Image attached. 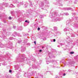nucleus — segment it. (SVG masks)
<instances>
[{"mask_svg":"<svg viewBox=\"0 0 78 78\" xmlns=\"http://www.w3.org/2000/svg\"><path fill=\"white\" fill-rule=\"evenodd\" d=\"M67 25H69V27H66L65 28L64 30V31H70L71 30H72L71 28L72 27H76V24L75 23L74 24L72 23V20H69V21H67Z\"/></svg>","mask_w":78,"mask_h":78,"instance_id":"nucleus-1","label":"nucleus"},{"mask_svg":"<svg viewBox=\"0 0 78 78\" xmlns=\"http://www.w3.org/2000/svg\"><path fill=\"white\" fill-rule=\"evenodd\" d=\"M58 16H59L58 15V13H55V12H53L52 14H50L49 15V17L51 18H53L52 20L55 22H57V21H60V20H62L63 19V18H59Z\"/></svg>","mask_w":78,"mask_h":78,"instance_id":"nucleus-2","label":"nucleus"},{"mask_svg":"<svg viewBox=\"0 0 78 78\" xmlns=\"http://www.w3.org/2000/svg\"><path fill=\"white\" fill-rule=\"evenodd\" d=\"M27 61V58H25V55L23 54L21 57H16V62H23L24 61Z\"/></svg>","mask_w":78,"mask_h":78,"instance_id":"nucleus-3","label":"nucleus"},{"mask_svg":"<svg viewBox=\"0 0 78 78\" xmlns=\"http://www.w3.org/2000/svg\"><path fill=\"white\" fill-rule=\"evenodd\" d=\"M51 54L50 52H49L48 54V56L46 58V62L47 64H48L49 62H55V60H52L49 61V59H51V57L50 56V55H51Z\"/></svg>","mask_w":78,"mask_h":78,"instance_id":"nucleus-4","label":"nucleus"},{"mask_svg":"<svg viewBox=\"0 0 78 78\" xmlns=\"http://www.w3.org/2000/svg\"><path fill=\"white\" fill-rule=\"evenodd\" d=\"M66 60H67V61H68V63H67V64L69 66H72V64L75 63V62L73 61V60H71L70 58H67V59H66Z\"/></svg>","mask_w":78,"mask_h":78,"instance_id":"nucleus-5","label":"nucleus"},{"mask_svg":"<svg viewBox=\"0 0 78 78\" xmlns=\"http://www.w3.org/2000/svg\"><path fill=\"white\" fill-rule=\"evenodd\" d=\"M8 44H6V45H5L2 44V43L0 42V47L1 48H2L3 47H8V46H12V44L11 42H9V43H8Z\"/></svg>","mask_w":78,"mask_h":78,"instance_id":"nucleus-6","label":"nucleus"},{"mask_svg":"<svg viewBox=\"0 0 78 78\" xmlns=\"http://www.w3.org/2000/svg\"><path fill=\"white\" fill-rule=\"evenodd\" d=\"M15 70H18L20 72H21V69L19 67V65H15Z\"/></svg>","mask_w":78,"mask_h":78,"instance_id":"nucleus-7","label":"nucleus"},{"mask_svg":"<svg viewBox=\"0 0 78 78\" xmlns=\"http://www.w3.org/2000/svg\"><path fill=\"white\" fill-rule=\"evenodd\" d=\"M66 41H67L68 44L70 45V42H73V40H70L69 39H68L66 40Z\"/></svg>","mask_w":78,"mask_h":78,"instance_id":"nucleus-8","label":"nucleus"},{"mask_svg":"<svg viewBox=\"0 0 78 78\" xmlns=\"http://www.w3.org/2000/svg\"><path fill=\"white\" fill-rule=\"evenodd\" d=\"M56 2H57V5L62 6L63 5L60 3V2H61L60 0H56Z\"/></svg>","mask_w":78,"mask_h":78,"instance_id":"nucleus-9","label":"nucleus"},{"mask_svg":"<svg viewBox=\"0 0 78 78\" xmlns=\"http://www.w3.org/2000/svg\"><path fill=\"white\" fill-rule=\"evenodd\" d=\"M29 74V75L31 76H34L35 74H36V71L34 72V71H32Z\"/></svg>","mask_w":78,"mask_h":78,"instance_id":"nucleus-10","label":"nucleus"},{"mask_svg":"<svg viewBox=\"0 0 78 78\" xmlns=\"http://www.w3.org/2000/svg\"><path fill=\"white\" fill-rule=\"evenodd\" d=\"M64 10H66L67 11H69V10H71V11H73V9L70 7H69L68 8H64Z\"/></svg>","mask_w":78,"mask_h":78,"instance_id":"nucleus-11","label":"nucleus"},{"mask_svg":"<svg viewBox=\"0 0 78 78\" xmlns=\"http://www.w3.org/2000/svg\"><path fill=\"white\" fill-rule=\"evenodd\" d=\"M31 60L34 61V62L35 64H36V63H37V61H36V59H35V58H32Z\"/></svg>","mask_w":78,"mask_h":78,"instance_id":"nucleus-12","label":"nucleus"},{"mask_svg":"<svg viewBox=\"0 0 78 78\" xmlns=\"http://www.w3.org/2000/svg\"><path fill=\"white\" fill-rule=\"evenodd\" d=\"M21 52H23L25 50V47H22L21 48Z\"/></svg>","mask_w":78,"mask_h":78,"instance_id":"nucleus-13","label":"nucleus"},{"mask_svg":"<svg viewBox=\"0 0 78 78\" xmlns=\"http://www.w3.org/2000/svg\"><path fill=\"white\" fill-rule=\"evenodd\" d=\"M46 5H45V7H46L47 8H48L49 7V5H48V4H49V3H48V2H46Z\"/></svg>","mask_w":78,"mask_h":78,"instance_id":"nucleus-14","label":"nucleus"},{"mask_svg":"<svg viewBox=\"0 0 78 78\" xmlns=\"http://www.w3.org/2000/svg\"><path fill=\"white\" fill-rule=\"evenodd\" d=\"M18 3H19L18 5V6H20V5H23V2H19H19H18Z\"/></svg>","mask_w":78,"mask_h":78,"instance_id":"nucleus-15","label":"nucleus"},{"mask_svg":"<svg viewBox=\"0 0 78 78\" xmlns=\"http://www.w3.org/2000/svg\"><path fill=\"white\" fill-rule=\"evenodd\" d=\"M28 74L29 75H30V74H29L28 73H25L24 74V76L25 77H27V76H28Z\"/></svg>","mask_w":78,"mask_h":78,"instance_id":"nucleus-16","label":"nucleus"},{"mask_svg":"<svg viewBox=\"0 0 78 78\" xmlns=\"http://www.w3.org/2000/svg\"><path fill=\"white\" fill-rule=\"evenodd\" d=\"M3 5H4L5 7H8L9 6V4L8 3L5 2L3 3Z\"/></svg>","mask_w":78,"mask_h":78,"instance_id":"nucleus-17","label":"nucleus"},{"mask_svg":"<svg viewBox=\"0 0 78 78\" xmlns=\"http://www.w3.org/2000/svg\"><path fill=\"white\" fill-rule=\"evenodd\" d=\"M58 35H59L61 34V33L60 32H58L56 34H54V36L55 37H58Z\"/></svg>","mask_w":78,"mask_h":78,"instance_id":"nucleus-18","label":"nucleus"},{"mask_svg":"<svg viewBox=\"0 0 78 78\" xmlns=\"http://www.w3.org/2000/svg\"><path fill=\"white\" fill-rule=\"evenodd\" d=\"M32 68L33 69H36L37 68V67H37V66L35 64H33V65H32Z\"/></svg>","mask_w":78,"mask_h":78,"instance_id":"nucleus-19","label":"nucleus"},{"mask_svg":"<svg viewBox=\"0 0 78 78\" xmlns=\"http://www.w3.org/2000/svg\"><path fill=\"white\" fill-rule=\"evenodd\" d=\"M29 2L30 3V6H31V7H33V5L34 3H32V2L31 1H30Z\"/></svg>","mask_w":78,"mask_h":78,"instance_id":"nucleus-20","label":"nucleus"},{"mask_svg":"<svg viewBox=\"0 0 78 78\" xmlns=\"http://www.w3.org/2000/svg\"><path fill=\"white\" fill-rule=\"evenodd\" d=\"M23 20V19H22V18H19L18 19V21L19 22H22V21Z\"/></svg>","mask_w":78,"mask_h":78,"instance_id":"nucleus-21","label":"nucleus"},{"mask_svg":"<svg viewBox=\"0 0 78 78\" xmlns=\"http://www.w3.org/2000/svg\"><path fill=\"white\" fill-rule=\"evenodd\" d=\"M46 74H52V73L51 72H50V71H47L46 73ZM45 74V75H46Z\"/></svg>","mask_w":78,"mask_h":78,"instance_id":"nucleus-22","label":"nucleus"},{"mask_svg":"<svg viewBox=\"0 0 78 78\" xmlns=\"http://www.w3.org/2000/svg\"><path fill=\"white\" fill-rule=\"evenodd\" d=\"M44 6V4L43 2H41L40 6H41V7H43Z\"/></svg>","mask_w":78,"mask_h":78,"instance_id":"nucleus-23","label":"nucleus"},{"mask_svg":"<svg viewBox=\"0 0 78 78\" xmlns=\"http://www.w3.org/2000/svg\"><path fill=\"white\" fill-rule=\"evenodd\" d=\"M18 29L19 30H22V27L20 26L18 27Z\"/></svg>","mask_w":78,"mask_h":78,"instance_id":"nucleus-24","label":"nucleus"},{"mask_svg":"<svg viewBox=\"0 0 78 78\" xmlns=\"http://www.w3.org/2000/svg\"><path fill=\"white\" fill-rule=\"evenodd\" d=\"M22 42V40L20 39H19L18 40V43L19 44H20Z\"/></svg>","mask_w":78,"mask_h":78,"instance_id":"nucleus-25","label":"nucleus"},{"mask_svg":"<svg viewBox=\"0 0 78 78\" xmlns=\"http://www.w3.org/2000/svg\"><path fill=\"white\" fill-rule=\"evenodd\" d=\"M54 30L55 31H56V30H57L58 29V28H57V27H56V26H55L54 27Z\"/></svg>","mask_w":78,"mask_h":78,"instance_id":"nucleus-26","label":"nucleus"},{"mask_svg":"<svg viewBox=\"0 0 78 78\" xmlns=\"http://www.w3.org/2000/svg\"><path fill=\"white\" fill-rule=\"evenodd\" d=\"M10 6L11 8H14V7H15V6H14V5L12 4H11Z\"/></svg>","mask_w":78,"mask_h":78,"instance_id":"nucleus-27","label":"nucleus"},{"mask_svg":"<svg viewBox=\"0 0 78 78\" xmlns=\"http://www.w3.org/2000/svg\"><path fill=\"white\" fill-rule=\"evenodd\" d=\"M64 14L65 15V16H69V14L67 12L64 13Z\"/></svg>","mask_w":78,"mask_h":78,"instance_id":"nucleus-28","label":"nucleus"},{"mask_svg":"<svg viewBox=\"0 0 78 78\" xmlns=\"http://www.w3.org/2000/svg\"><path fill=\"white\" fill-rule=\"evenodd\" d=\"M27 6H28V5H27V4H25L24 5V8H27Z\"/></svg>","mask_w":78,"mask_h":78,"instance_id":"nucleus-29","label":"nucleus"},{"mask_svg":"<svg viewBox=\"0 0 78 78\" xmlns=\"http://www.w3.org/2000/svg\"><path fill=\"white\" fill-rule=\"evenodd\" d=\"M32 68L31 67V68H30L29 69V72H31V69H32Z\"/></svg>","mask_w":78,"mask_h":78,"instance_id":"nucleus-30","label":"nucleus"},{"mask_svg":"<svg viewBox=\"0 0 78 78\" xmlns=\"http://www.w3.org/2000/svg\"><path fill=\"white\" fill-rule=\"evenodd\" d=\"M42 62V61L41 60H40L39 63H38L39 64H41Z\"/></svg>","mask_w":78,"mask_h":78,"instance_id":"nucleus-31","label":"nucleus"},{"mask_svg":"<svg viewBox=\"0 0 78 78\" xmlns=\"http://www.w3.org/2000/svg\"><path fill=\"white\" fill-rule=\"evenodd\" d=\"M40 17L41 19L42 18H43L44 17V16L43 15H40Z\"/></svg>","mask_w":78,"mask_h":78,"instance_id":"nucleus-32","label":"nucleus"},{"mask_svg":"<svg viewBox=\"0 0 78 78\" xmlns=\"http://www.w3.org/2000/svg\"><path fill=\"white\" fill-rule=\"evenodd\" d=\"M70 54L71 55H72V54H74V52L73 51H71L70 52Z\"/></svg>","mask_w":78,"mask_h":78,"instance_id":"nucleus-33","label":"nucleus"},{"mask_svg":"<svg viewBox=\"0 0 78 78\" xmlns=\"http://www.w3.org/2000/svg\"><path fill=\"white\" fill-rule=\"evenodd\" d=\"M9 39H10V40H13L14 39L12 37H10V38H9Z\"/></svg>","mask_w":78,"mask_h":78,"instance_id":"nucleus-34","label":"nucleus"},{"mask_svg":"<svg viewBox=\"0 0 78 78\" xmlns=\"http://www.w3.org/2000/svg\"><path fill=\"white\" fill-rule=\"evenodd\" d=\"M71 36L72 37H75V34H71Z\"/></svg>","mask_w":78,"mask_h":78,"instance_id":"nucleus-35","label":"nucleus"},{"mask_svg":"<svg viewBox=\"0 0 78 78\" xmlns=\"http://www.w3.org/2000/svg\"><path fill=\"white\" fill-rule=\"evenodd\" d=\"M11 14H14V11L11 12Z\"/></svg>","mask_w":78,"mask_h":78,"instance_id":"nucleus-36","label":"nucleus"},{"mask_svg":"<svg viewBox=\"0 0 78 78\" xmlns=\"http://www.w3.org/2000/svg\"><path fill=\"white\" fill-rule=\"evenodd\" d=\"M13 3H17V1L16 0H14V1H13Z\"/></svg>","mask_w":78,"mask_h":78,"instance_id":"nucleus-37","label":"nucleus"},{"mask_svg":"<svg viewBox=\"0 0 78 78\" xmlns=\"http://www.w3.org/2000/svg\"><path fill=\"white\" fill-rule=\"evenodd\" d=\"M25 22H26V23H30V22H29V21H28L27 20H25Z\"/></svg>","mask_w":78,"mask_h":78,"instance_id":"nucleus-38","label":"nucleus"},{"mask_svg":"<svg viewBox=\"0 0 78 78\" xmlns=\"http://www.w3.org/2000/svg\"><path fill=\"white\" fill-rule=\"evenodd\" d=\"M9 19L10 20H11V19H12V17H11V16H9Z\"/></svg>","mask_w":78,"mask_h":78,"instance_id":"nucleus-39","label":"nucleus"},{"mask_svg":"<svg viewBox=\"0 0 78 78\" xmlns=\"http://www.w3.org/2000/svg\"><path fill=\"white\" fill-rule=\"evenodd\" d=\"M37 6V5H35V6H34V8L35 9H36L37 8V7H36Z\"/></svg>","mask_w":78,"mask_h":78,"instance_id":"nucleus-40","label":"nucleus"},{"mask_svg":"<svg viewBox=\"0 0 78 78\" xmlns=\"http://www.w3.org/2000/svg\"><path fill=\"white\" fill-rule=\"evenodd\" d=\"M77 19H78V18L76 17V18H74V20H77Z\"/></svg>","mask_w":78,"mask_h":78,"instance_id":"nucleus-41","label":"nucleus"},{"mask_svg":"<svg viewBox=\"0 0 78 78\" xmlns=\"http://www.w3.org/2000/svg\"><path fill=\"white\" fill-rule=\"evenodd\" d=\"M9 73H11V72H12V70H11V69H10L9 70Z\"/></svg>","mask_w":78,"mask_h":78,"instance_id":"nucleus-42","label":"nucleus"},{"mask_svg":"<svg viewBox=\"0 0 78 78\" xmlns=\"http://www.w3.org/2000/svg\"><path fill=\"white\" fill-rule=\"evenodd\" d=\"M14 34H15V35H17V32H14Z\"/></svg>","mask_w":78,"mask_h":78,"instance_id":"nucleus-43","label":"nucleus"},{"mask_svg":"<svg viewBox=\"0 0 78 78\" xmlns=\"http://www.w3.org/2000/svg\"><path fill=\"white\" fill-rule=\"evenodd\" d=\"M68 72H71V70H70V69H69V70H68Z\"/></svg>","mask_w":78,"mask_h":78,"instance_id":"nucleus-44","label":"nucleus"},{"mask_svg":"<svg viewBox=\"0 0 78 78\" xmlns=\"http://www.w3.org/2000/svg\"><path fill=\"white\" fill-rule=\"evenodd\" d=\"M53 42H55L56 41V39H54L53 40Z\"/></svg>","mask_w":78,"mask_h":78,"instance_id":"nucleus-45","label":"nucleus"},{"mask_svg":"<svg viewBox=\"0 0 78 78\" xmlns=\"http://www.w3.org/2000/svg\"><path fill=\"white\" fill-rule=\"evenodd\" d=\"M39 74H40L39 73L37 74H36L37 76H39Z\"/></svg>","mask_w":78,"mask_h":78,"instance_id":"nucleus-46","label":"nucleus"},{"mask_svg":"<svg viewBox=\"0 0 78 78\" xmlns=\"http://www.w3.org/2000/svg\"><path fill=\"white\" fill-rule=\"evenodd\" d=\"M66 75V74L65 73H64L63 74V76H65Z\"/></svg>","mask_w":78,"mask_h":78,"instance_id":"nucleus-47","label":"nucleus"},{"mask_svg":"<svg viewBox=\"0 0 78 78\" xmlns=\"http://www.w3.org/2000/svg\"><path fill=\"white\" fill-rule=\"evenodd\" d=\"M37 30H38V31L40 30V28L38 27V28H37Z\"/></svg>","mask_w":78,"mask_h":78,"instance_id":"nucleus-48","label":"nucleus"},{"mask_svg":"<svg viewBox=\"0 0 78 78\" xmlns=\"http://www.w3.org/2000/svg\"><path fill=\"white\" fill-rule=\"evenodd\" d=\"M34 44H35V45H36V41H34Z\"/></svg>","mask_w":78,"mask_h":78,"instance_id":"nucleus-49","label":"nucleus"},{"mask_svg":"<svg viewBox=\"0 0 78 78\" xmlns=\"http://www.w3.org/2000/svg\"><path fill=\"white\" fill-rule=\"evenodd\" d=\"M28 45H29V46H30V43H28L27 44Z\"/></svg>","mask_w":78,"mask_h":78,"instance_id":"nucleus-50","label":"nucleus"},{"mask_svg":"<svg viewBox=\"0 0 78 78\" xmlns=\"http://www.w3.org/2000/svg\"><path fill=\"white\" fill-rule=\"evenodd\" d=\"M2 37H4V38H6V37L4 35H3Z\"/></svg>","mask_w":78,"mask_h":78,"instance_id":"nucleus-51","label":"nucleus"},{"mask_svg":"<svg viewBox=\"0 0 78 78\" xmlns=\"http://www.w3.org/2000/svg\"><path fill=\"white\" fill-rule=\"evenodd\" d=\"M13 27L14 29H16V27L14 26H13Z\"/></svg>","mask_w":78,"mask_h":78,"instance_id":"nucleus-52","label":"nucleus"},{"mask_svg":"<svg viewBox=\"0 0 78 78\" xmlns=\"http://www.w3.org/2000/svg\"><path fill=\"white\" fill-rule=\"evenodd\" d=\"M39 51V52H42V50H40Z\"/></svg>","mask_w":78,"mask_h":78,"instance_id":"nucleus-53","label":"nucleus"},{"mask_svg":"<svg viewBox=\"0 0 78 78\" xmlns=\"http://www.w3.org/2000/svg\"><path fill=\"white\" fill-rule=\"evenodd\" d=\"M3 22L4 23H6V21L5 20H4Z\"/></svg>","mask_w":78,"mask_h":78,"instance_id":"nucleus-54","label":"nucleus"},{"mask_svg":"<svg viewBox=\"0 0 78 78\" xmlns=\"http://www.w3.org/2000/svg\"><path fill=\"white\" fill-rule=\"evenodd\" d=\"M64 64H67V63L66 62H64V63H63Z\"/></svg>","mask_w":78,"mask_h":78,"instance_id":"nucleus-55","label":"nucleus"},{"mask_svg":"<svg viewBox=\"0 0 78 78\" xmlns=\"http://www.w3.org/2000/svg\"><path fill=\"white\" fill-rule=\"evenodd\" d=\"M74 4H76V2H74Z\"/></svg>","mask_w":78,"mask_h":78,"instance_id":"nucleus-56","label":"nucleus"},{"mask_svg":"<svg viewBox=\"0 0 78 78\" xmlns=\"http://www.w3.org/2000/svg\"><path fill=\"white\" fill-rule=\"evenodd\" d=\"M45 48V47H44V46L42 47V48Z\"/></svg>","mask_w":78,"mask_h":78,"instance_id":"nucleus-57","label":"nucleus"},{"mask_svg":"<svg viewBox=\"0 0 78 78\" xmlns=\"http://www.w3.org/2000/svg\"><path fill=\"white\" fill-rule=\"evenodd\" d=\"M2 9V7H0V9Z\"/></svg>","mask_w":78,"mask_h":78,"instance_id":"nucleus-58","label":"nucleus"},{"mask_svg":"<svg viewBox=\"0 0 78 78\" xmlns=\"http://www.w3.org/2000/svg\"><path fill=\"white\" fill-rule=\"evenodd\" d=\"M73 16V15H75V13H73V14H72Z\"/></svg>","mask_w":78,"mask_h":78,"instance_id":"nucleus-59","label":"nucleus"},{"mask_svg":"<svg viewBox=\"0 0 78 78\" xmlns=\"http://www.w3.org/2000/svg\"><path fill=\"white\" fill-rule=\"evenodd\" d=\"M27 35L25 34V35H24V34H23V35L24 36H26Z\"/></svg>","mask_w":78,"mask_h":78,"instance_id":"nucleus-60","label":"nucleus"},{"mask_svg":"<svg viewBox=\"0 0 78 78\" xmlns=\"http://www.w3.org/2000/svg\"><path fill=\"white\" fill-rule=\"evenodd\" d=\"M41 9H43V8H41Z\"/></svg>","mask_w":78,"mask_h":78,"instance_id":"nucleus-61","label":"nucleus"},{"mask_svg":"<svg viewBox=\"0 0 78 78\" xmlns=\"http://www.w3.org/2000/svg\"><path fill=\"white\" fill-rule=\"evenodd\" d=\"M65 1H68L69 0H65Z\"/></svg>","mask_w":78,"mask_h":78,"instance_id":"nucleus-62","label":"nucleus"},{"mask_svg":"<svg viewBox=\"0 0 78 78\" xmlns=\"http://www.w3.org/2000/svg\"><path fill=\"white\" fill-rule=\"evenodd\" d=\"M61 44V45H62V44Z\"/></svg>","mask_w":78,"mask_h":78,"instance_id":"nucleus-63","label":"nucleus"},{"mask_svg":"<svg viewBox=\"0 0 78 78\" xmlns=\"http://www.w3.org/2000/svg\"><path fill=\"white\" fill-rule=\"evenodd\" d=\"M56 53V52H55V53Z\"/></svg>","mask_w":78,"mask_h":78,"instance_id":"nucleus-64","label":"nucleus"}]
</instances>
